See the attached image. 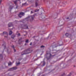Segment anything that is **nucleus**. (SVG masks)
<instances>
[{
	"label": "nucleus",
	"mask_w": 76,
	"mask_h": 76,
	"mask_svg": "<svg viewBox=\"0 0 76 76\" xmlns=\"http://www.w3.org/2000/svg\"><path fill=\"white\" fill-rule=\"evenodd\" d=\"M28 42H29V40L26 39V43H28Z\"/></svg>",
	"instance_id": "17"
},
{
	"label": "nucleus",
	"mask_w": 76,
	"mask_h": 76,
	"mask_svg": "<svg viewBox=\"0 0 76 76\" xmlns=\"http://www.w3.org/2000/svg\"><path fill=\"white\" fill-rule=\"evenodd\" d=\"M34 13V12H32V11H31V13Z\"/></svg>",
	"instance_id": "30"
},
{
	"label": "nucleus",
	"mask_w": 76,
	"mask_h": 76,
	"mask_svg": "<svg viewBox=\"0 0 76 76\" xmlns=\"http://www.w3.org/2000/svg\"><path fill=\"white\" fill-rule=\"evenodd\" d=\"M45 65V61H43V66H44Z\"/></svg>",
	"instance_id": "19"
},
{
	"label": "nucleus",
	"mask_w": 76,
	"mask_h": 76,
	"mask_svg": "<svg viewBox=\"0 0 76 76\" xmlns=\"http://www.w3.org/2000/svg\"><path fill=\"white\" fill-rule=\"evenodd\" d=\"M67 19H69V18H66Z\"/></svg>",
	"instance_id": "31"
},
{
	"label": "nucleus",
	"mask_w": 76,
	"mask_h": 76,
	"mask_svg": "<svg viewBox=\"0 0 76 76\" xmlns=\"http://www.w3.org/2000/svg\"><path fill=\"white\" fill-rule=\"evenodd\" d=\"M31 50H28L23 52V54L22 53L21 55H22V56H23V55H24V54H29V53H31Z\"/></svg>",
	"instance_id": "2"
},
{
	"label": "nucleus",
	"mask_w": 76,
	"mask_h": 76,
	"mask_svg": "<svg viewBox=\"0 0 76 76\" xmlns=\"http://www.w3.org/2000/svg\"><path fill=\"white\" fill-rule=\"evenodd\" d=\"M65 36L67 37H68V36H69V34L67 33H66L65 34Z\"/></svg>",
	"instance_id": "11"
},
{
	"label": "nucleus",
	"mask_w": 76,
	"mask_h": 76,
	"mask_svg": "<svg viewBox=\"0 0 76 76\" xmlns=\"http://www.w3.org/2000/svg\"><path fill=\"white\" fill-rule=\"evenodd\" d=\"M22 38H20L18 40V42H23V41H22Z\"/></svg>",
	"instance_id": "9"
},
{
	"label": "nucleus",
	"mask_w": 76,
	"mask_h": 76,
	"mask_svg": "<svg viewBox=\"0 0 76 76\" xmlns=\"http://www.w3.org/2000/svg\"><path fill=\"white\" fill-rule=\"evenodd\" d=\"M2 46H4V48H6V44H2Z\"/></svg>",
	"instance_id": "14"
},
{
	"label": "nucleus",
	"mask_w": 76,
	"mask_h": 76,
	"mask_svg": "<svg viewBox=\"0 0 76 76\" xmlns=\"http://www.w3.org/2000/svg\"><path fill=\"white\" fill-rule=\"evenodd\" d=\"M12 8H11L10 7H9V9H10L11 10H12Z\"/></svg>",
	"instance_id": "25"
},
{
	"label": "nucleus",
	"mask_w": 76,
	"mask_h": 76,
	"mask_svg": "<svg viewBox=\"0 0 76 76\" xmlns=\"http://www.w3.org/2000/svg\"><path fill=\"white\" fill-rule=\"evenodd\" d=\"M20 0H16L15 1H14V3L16 6V9L18 8V6H17V1H19Z\"/></svg>",
	"instance_id": "6"
},
{
	"label": "nucleus",
	"mask_w": 76,
	"mask_h": 76,
	"mask_svg": "<svg viewBox=\"0 0 76 76\" xmlns=\"http://www.w3.org/2000/svg\"><path fill=\"white\" fill-rule=\"evenodd\" d=\"M1 35H4V37L6 38H7V32H4L3 34H1Z\"/></svg>",
	"instance_id": "3"
},
{
	"label": "nucleus",
	"mask_w": 76,
	"mask_h": 76,
	"mask_svg": "<svg viewBox=\"0 0 76 76\" xmlns=\"http://www.w3.org/2000/svg\"><path fill=\"white\" fill-rule=\"evenodd\" d=\"M37 1L35 3V5H36V7H37V6H38V2H37V1H38V0H36Z\"/></svg>",
	"instance_id": "10"
},
{
	"label": "nucleus",
	"mask_w": 76,
	"mask_h": 76,
	"mask_svg": "<svg viewBox=\"0 0 76 76\" xmlns=\"http://www.w3.org/2000/svg\"><path fill=\"white\" fill-rule=\"evenodd\" d=\"M34 17L35 15H34L31 16H28V17H27L26 20H30V22H32L34 19Z\"/></svg>",
	"instance_id": "1"
},
{
	"label": "nucleus",
	"mask_w": 76,
	"mask_h": 76,
	"mask_svg": "<svg viewBox=\"0 0 76 76\" xmlns=\"http://www.w3.org/2000/svg\"><path fill=\"white\" fill-rule=\"evenodd\" d=\"M61 46V45H58L57 46H56V47H57L58 46Z\"/></svg>",
	"instance_id": "28"
},
{
	"label": "nucleus",
	"mask_w": 76,
	"mask_h": 76,
	"mask_svg": "<svg viewBox=\"0 0 76 76\" xmlns=\"http://www.w3.org/2000/svg\"><path fill=\"white\" fill-rule=\"evenodd\" d=\"M39 10H37V9H36V10H35L34 12H38V11H39Z\"/></svg>",
	"instance_id": "20"
},
{
	"label": "nucleus",
	"mask_w": 76,
	"mask_h": 76,
	"mask_svg": "<svg viewBox=\"0 0 76 76\" xmlns=\"http://www.w3.org/2000/svg\"><path fill=\"white\" fill-rule=\"evenodd\" d=\"M22 5L23 6H26L27 5V4H26V3H25L23 4H22Z\"/></svg>",
	"instance_id": "12"
},
{
	"label": "nucleus",
	"mask_w": 76,
	"mask_h": 76,
	"mask_svg": "<svg viewBox=\"0 0 76 76\" xmlns=\"http://www.w3.org/2000/svg\"><path fill=\"white\" fill-rule=\"evenodd\" d=\"M32 42H31L30 43V45H32Z\"/></svg>",
	"instance_id": "26"
},
{
	"label": "nucleus",
	"mask_w": 76,
	"mask_h": 76,
	"mask_svg": "<svg viewBox=\"0 0 76 76\" xmlns=\"http://www.w3.org/2000/svg\"><path fill=\"white\" fill-rule=\"evenodd\" d=\"M22 16H24V13L23 12H20L18 15V16L20 18H21Z\"/></svg>",
	"instance_id": "4"
},
{
	"label": "nucleus",
	"mask_w": 76,
	"mask_h": 76,
	"mask_svg": "<svg viewBox=\"0 0 76 76\" xmlns=\"http://www.w3.org/2000/svg\"><path fill=\"white\" fill-rule=\"evenodd\" d=\"M12 62H10L8 63V65L9 66H10L11 65H12Z\"/></svg>",
	"instance_id": "18"
},
{
	"label": "nucleus",
	"mask_w": 76,
	"mask_h": 76,
	"mask_svg": "<svg viewBox=\"0 0 76 76\" xmlns=\"http://www.w3.org/2000/svg\"><path fill=\"white\" fill-rule=\"evenodd\" d=\"M20 64V62H18V63H16V65L17 66H18V65H19Z\"/></svg>",
	"instance_id": "15"
},
{
	"label": "nucleus",
	"mask_w": 76,
	"mask_h": 76,
	"mask_svg": "<svg viewBox=\"0 0 76 76\" xmlns=\"http://www.w3.org/2000/svg\"><path fill=\"white\" fill-rule=\"evenodd\" d=\"M17 69V67H14L11 68L10 69H9V70L10 71H12V70H16Z\"/></svg>",
	"instance_id": "5"
},
{
	"label": "nucleus",
	"mask_w": 76,
	"mask_h": 76,
	"mask_svg": "<svg viewBox=\"0 0 76 76\" xmlns=\"http://www.w3.org/2000/svg\"><path fill=\"white\" fill-rule=\"evenodd\" d=\"M71 75H72V73H70L69 75H68V76H71Z\"/></svg>",
	"instance_id": "22"
},
{
	"label": "nucleus",
	"mask_w": 76,
	"mask_h": 76,
	"mask_svg": "<svg viewBox=\"0 0 76 76\" xmlns=\"http://www.w3.org/2000/svg\"><path fill=\"white\" fill-rule=\"evenodd\" d=\"M26 45V43H25V45Z\"/></svg>",
	"instance_id": "32"
},
{
	"label": "nucleus",
	"mask_w": 76,
	"mask_h": 76,
	"mask_svg": "<svg viewBox=\"0 0 76 76\" xmlns=\"http://www.w3.org/2000/svg\"><path fill=\"white\" fill-rule=\"evenodd\" d=\"M20 33H19V34H18V37H19V36H20Z\"/></svg>",
	"instance_id": "24"
},
{
	"label": "nucleus",
	"mask_w": 76,
	"mask_h": 76,
	"mask_svg": "<svg viewBox=\"0 0 76 76\" xmlns=\"http://www.w3.org/2000/svg\"><path fill=\"white\" fill-rule=\"evenodd\" d=\"M33 38H35V36L33 37Z\"/></svg>",
	"instance_id": "34"
},
{
	"label": "nucleus",
	"mask_w": 76,
	"mask_h": 76,
	"mask_svg": "<svg viewBox=\"0 0 76 76\" xmlns=\"http://www.w3.org/2000/svg\"><path fill=\"white\" fill-rule=\"evenodd\" d=\"M2 1V0H0V4H1V2Z\"/></svg>",
	"instance_id": "27"
},
{
	"label": "nucleus",
	"mask_w": 76,
	"mask_h": 76,
	"mask_svg": "<svg viewBox=\"0 0 76 76\" xmlns=\"http://www.w3.org/2000/svg\"><path fill=\"white\" fill-rule=\"evenodd\" d=\"M12 34V31H10L9 35H10Z\"/></svg>",
	"instance_id": "16"
},
{
	"label": "nucleus",
	"mask_w": 76,
	"mask_h": 76,
	"mask_svg": "<svg viewBox=\"0 0 76 76\" xmlns=\"http://www.w3.org/2000/svg\"><path fill=\"white\" fill-rule=\"evenodd\" d=\"M15 36L14 35H13L11 37V38L12 39H14V38H15Z\"/></svg>",
	"instance_id": "13"
},
{
	"label": "nucleus",
	"mask_w": 76,
	"mask_h": 76,
	"mask_svg": "<svg viewBox=\"0 0 76 76\" xmlns=\"http://www.w3.org/2000/svg\"><path fill=\"white\" fill-rule=\"evenodd\" d=\"M45 48V46L43 45H42L40 46V48Z\"/></svg>",
	"instance_id": "21"
},
{
	"label": "nucleus",
	"mask_w": 76,
	"mask_h": 76,
	"mask_svg": "<svg viewBox=\"0 0 76 76\" xmlns=\"http://www.w3.org/2000/svg\"><path fill=\"white\" fill-rule=\"evenodd\" d=\"M11 47H12V48H14L15 46H14V45H12V46Z\"/></svg>",
	"instance_id": "23"
},
{
	"label": "nucleus",
	"mask_w": 76,
	"mask_h": 76,
	"mask_svg": "<svg viewBox=\"0 0 76 76\" xmlns=\"http://www.w3.org/2000/svg\"><path fill=\"white\" fill-rule=\"evenodd\" d=\"M50 56H51V54L50 53Z\"/></svg>",
	"instance_id": "33"
},
{
	"label": "nucleus",
	"mask_w": 76,
	"mask_h": 76,
	"mask_svg": "<svg viewBox=\"0 0 76 76\" xmlns=\"http://www.w3.org/2000/svg\"><path fill=\"white\" fill-rule=\"evenodd\" d=\"M8 26L9 27H10V26H13V24L12 23H10L8 24Z\"/></svg>",
	"instance_id": "7"
},
{
	"label": "nucleus",
	"mask_w": 76,
	"mask_h": 76,
	"mask_svg": "<svg viewBox=\"0 0 76 76\" xmlns=\"http://www.w3.org/2000/svg\"><path fill=\"white\" fill-rule=\"evenodd\" d=\"M24 35V36H25L26 35Z\"/></svg>",
	"instance_id": "35"
},
{
	"label": "nucleus",
	"mask_w": 76,
	"mask_h": 76,
	"mask_svg": "<svg viewBox=\"0 0 76 76\" xmlns=\"http://www.w3.org/2000/svg\"><path fill=\"white\" fill-rule=\"evenodd\" d=\"M24 27H25V28H24V29H28V26H27V25L26 24L24 26Z\"/></svg>",
	"instance_id": "8"
},
{
	"label": "nucleus",
	"mask_w": 76,
	"mask_h": 76,
	"mask_svg": "<svg viewBox=\"0 0 76 76\" xmlns=\"http://www.w3.org/2000/svg\"><path fill=\"white\" fill-rule=\"evenodd\" d=\"M14 51L15 52H16V50H15V49H14Z\"/></svg>",
	"instance_id": "29"
}]
</instances>
